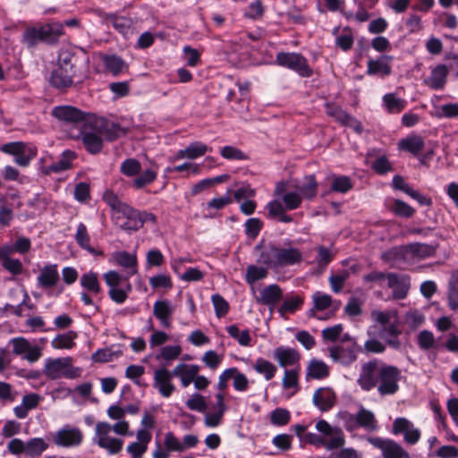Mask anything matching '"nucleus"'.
Returning a JSON list of instances; mask_svg holds the SVG:
<instances>
[{
    "mask_svg": "<svg viewBox=\"0 0 458 458\" xmlns=\"http://www.w3.org/2000/svg\"><path fill=\"white\" fill-rule=\"evenodd\" d=\"M199 371V367L198 365L180 363L173 369V375L174 377H180L182 386L187 387L191 382H194Z\"/></svg>",
    "mask_w": 458,
    "mask_h": 458,
    "instance_id": "nucleus-25",
    "label": "nucleus"
},
{
    "mask_svg": "<svg viewBox=\"0 0 458 458\" xmlns=\"http://www.w3.org/2000/svg\"><path fill=\"white\" fill-rule=\"evenodd\" d=\"M330 358L344 366H349L357 359L356 343L337 344L329 349Z\"/></svg>",
    "mask_w": 458,
    "mask_h": 458,
    "instance_id": "nucleus-13",
    "label": "nucleus"
},
{
    "mask_svg": "<svg viewBox=\"0 0 458 458\" xmlns=\"http://www.w3.org/2000/svg\"><path fill=\"white\" fill-rule=\"evenodd\" d=\"M226 331L228 335L232 338L235 339L240 345H250L251 337L250 335V331L248 329L240 331L239 327L236 325H231L226 327Z\"/></svg>",
    "mask_w": 458,
    "mask_h": 458,
    "instance_id": "nucleus-49",
    "label": "nucleus"
},
{
    "mask_svg": "<svg viewBox=\"0 0 458 458\" xmlns=\"http://www.w3.org/2000/svg\"><path fill=\"white\" fill-rule=\"evenodd\" d=\"M157 176V169H146L142 173H140V174H138V177L134 178V180L132 181V186L137 190H140L151 184L154 181H156Z\"/></svg>",
    "mask_w": 458,
    "mask_h": 458,
    "instance_id": "nucleus-42",
    "label": "nucleus"
},
{
    "mask_svg": "<svg viewBox=\"0 0 458 458\" xmlns=\"http://www.w3.org/2000/svg\"><path fill=\"white\" fill-rule=\"evenodd\" d=\"M42 42L54 44L57 42L59 37L63 35V26L59 23H47L39 26Z\"/></svg>",
    "mask_w": 458,
    "mask_h": 458,
    "instance_id": "nucleus-31",
    "label": "nucleus"
},
{
    "mask_svg": "<svg viewBox=\"0 0 458 458\" xmlns=\"http://www.w3.org/2000/svg\"><path fill=\"white\" fill-rule=\"evenodd\" d=\"M357 423L368 430H375L377 428V420L372 411L364 408L360 409L356 415Z\"/></svg>",
    "mask_w": 458,
    "mask_h": 458,
    "instance_id": "nucleus-44",
    "label": "nucleus"
},
{
    "mask_svg": "<svg viewBox=\"0 0 458 458\" xmlns=\"http://www.w3.org/2000/svg\"><path fill=\"white\" fill-rule=\"evenodd\" d=\"M371 318L374 322L379 324L381 328L387 327L394 320H399L397 311L395 310H388L385 311L374 310L371 311Z\"/></svg>",
    "mask_w": 458,
    "mask_h": 458,
    "instance_id": "nucleus-37",
    "label": "nucleus"
},
{
    "mask_svg": "<svg viewBox=\"0 0 458 458\" xmlns=\"http://www.w3.org/2000/svg\"><path fill=\"white\" fill-rule=\"evenodd\" d=\"M268 268L265 266L250 265L246 268L245 280L248 284H253L259 280L264 279L267 276Z\"/></svg>",
    "mask_w": 458,
    "mask_h": 458,
    "instance_id": "nucleus-41",
    "label": "nucleus"
},
{
    "mask_svg": "<svg viewBox=\"0 0 458 458\" xmlns=\"http://www.w3.org/2000/svg\"><path fill=\"white\" fill-rule=\"evenodd\" d=\"M318 255L315 258V262L320 272L324 271L328 264L333 259V252L327 247L319 245L315 248Z\"/></svg>",
    "mask_w": 458,
    "mask_h": 458,
    "instance_id": "nucleus-47",
    "label": "nucleus"
},
{
    "mask_svg": "<svg viewBox=\"0 0 458 458\" xmlns=\"http://www.w3.org/2000/svg\"><path fill=\"white\" fill-rule=\"evenodd\" d=\"M73 65L67 60H64L60 62L58 67L52 72L50 82L56 89H67L73 83Z\"/></svg>",
    "mask_w": 458,
    "mask_h": 458,
    "instance_id": "nucleus-10",
    "label": "nucleus"
},
{
    "mask_svg": "<svg viewBox=\"0 0 458 458\" xmlns=\"http://www.w3.org/2000/svg\"><path fill=\"white\" fill-rule=\"evenodd\" d=\"M392 211L398 216L409 218L411 217L415 212L414 208L403 200L395 199Z\"/></svg>",
    "mask_w": 458,
    "mask_h": 458,
    "instance_id": "nucleus-59",
    "label": "nucleus"
},
{
    "mask_svg": "<svg viewBox=\"0 0 458 458\" xmlns=\"http://www.w3.org/2000/svg\"><path fill=\"white\" fill-rule=\"evenodd\" d=\"M407 246H394L381 253V259L388 264L405 260L408 259Z\"/></svg>",
    "mask_w": 458,
    "mask_h": 458,
    "instance_id": "nucleus-32",
    "label": "nucleus"
},
{
    "mask_svg": "<svg viewBox=\"0 0 458 458\" xmlns=\"http://www.w3.org/2000/svg\"><path fill=\"white\" fill-rule=\"evenodd\" d=\"M83 437V433L79 428L66 425L55 432L53 441L57 446L68 448L79 446Z\"/></svg>",
    "mask_w": 458,
    "mask_h": 458,
    "instance_id": "nucleus-8",
    "label": "nucleus"
},
{
    "mask_svg": "<svg viewBox=\"0 0 458 458\" xmlns=\"http://www.w3.org/2000/svg\"><path fill=\"white\" fill-rule=\"evenodd\" d=\"M329 375L328 366L322 360L311 359L307 366L306 379H322Z\"/></svg>",
    "mask_w": 458,
    "mask_h": 458,
    "instance_id": "nucleus-29",
    "label": "nucleus"
},
{
    "mask_svg": "<svg viewBox=\"0 0 458 458\" xmlns=\"http://www.w3.org/2000/svg\"><path fill=\"white\" fill-rule=\"evenodd\" d=\"M388 288L392 289V298L394 300H403L408 295L411 282L410 276L403 274L388 273Z\"/></svg>",
    "mask_w": 458,
    "mask_h": 458,
    "instance_id": "nucleus-12",
    "label": "nucleus"
},
{
    "mask_svg": "<svg viewBox=\"0 0 458 458\" xmlns=\"http://www.w3.org/2000/svg\"><path fill=\"white\" fill-rule=\"evenodd\" d=\"M399 320H394L387 327H382L379 331V335L385 340L386 344L394 350H399L402 346L399 339V335L402 334V331L399 328Z\"/></svg>",
    "mask_w": 458,
    "mask_h": 458,
    "instance_id": "nucleus-21",
    "label": "nucleus"
},
{
    "mask_svg": "<svg viewBox=\"0 0 458 458\" xmlns=\"http://www.w3.org/2000/svg\"><path fill=\"white\" fill-rule=\"evenodd\" d=\"M436 116L438 118L458 117V103L445 104L438 107Z\"/></svg>",
    "mask_w": 458,
    "mask_h": 458,
    "instance_id": "nucleus-63",
    "label": "nucleus"
},
{
    "mask_svg": "<svg viewBox=\"0 0 458 458\" xmlns=\"http://www.w3.org/2000/svg\"><path fill=\"white\" fill-rule=\"evenodd\" d=\"M383 102L391 114H398L405 108L406 101L398 98L394 93H388L383 97Z\"/></svg>",
    "mask_w": 458,
    "mask_h": 458,
    "instance_id": "nucleus-39",
    "label": "nucleus"
},
{
    "mask_svg": "<svg viewBox=\"0 0 458 458\" xmlns=\"http://www.w3.org/2000/svg\"><path fill=\"white\" fill-rule=\"evenodd\" d=\"M273 358L277 361L280 367L298 368V365H300L301 353L294 348L278 346L273 352Z\"/></svg>",
    "mask_w": 458,
    "mask_h": 458,
    "instance_id": "nucleus-14",
    "label": "nucleus"
},
{
    "mask_svg": "<svg viewBox=\"0 0 458 458\" xmlns=\"http://www.w3.org/2000/svg\"><path fill=\"white\" fill-rule=\"evenodd\" d=\"M173 377V370L169 371L165 368L158 369L154 372L153 386L158 390L163 397H169L175 389L171 382Z\"/></svg>",
    "mask_w": 458,
    "mask_h": 458,
    "instance_id": "nucleus-15",
    "label": "nucleus"
},
{
    "mask_svg": "<svg viewBox=\"0 0 458 458\" xmlns=\"http://www.w3.org/2000/svg\"><path fill=\"white\" fill-rule=\"evenodd\" d=\"M114 259L117 265L130 269L127 276L124 277L125 280H128L129 276L137 273L136 254H131L124 250L117 251L114 253Z\"/></svg>",
    "mask_w": 458,
    "mask_h": 458,
    "instance_id": "nucleus-28",
    "label": "nucleus"
},
{
    "mask_svg": "<svg viewBox=\"0 0 458 458\" xmlns=\"http://www.w3.org/2000/svg\"><path fill=\"white\" fill-rule=\"evenodd\" d=\"M71 357L47 359L46 360L44 374L50 379H58L62 377L75 378L80 376L81 369L72 368Z\"/></svg>",
    "mask_w": 458,
    "mask_h": 458,
    "instance_id": "nucleus-5",
    "label": "nucleus"
},
{
    "mask_svg": "<svg viewBox=\"0 0 458 458\" xmlns=\"http://www.w3.org/2000/svg\"><path fill=\"white\" fill-rule=\"evenodd\" d=\"M104 20L106 22L110 23L114 30L123 34L125 38L132 34L131 19L109 13L105 16Z\"/></svg>",
    "mask_w": 458,
    "mask_h": 458,
    "instance_id": "nucleus-26",
    "label": "nucleus"
},
{
    "mask_svg": "<svg viewBox=\"0 0 458 458\" xmlns=\"http://www.w3.org/2000/svg\"><path fill=\"white\" fill-rule=\"evenodd\" d=\"M448 304L453 310L458 309V270L451 275L449 280Z\"/></svg>",
    "mask_w": 458,
    "mask_h": 458,
    "instance_id": "nucleus-46",
    "label": "nucleus"
},
{
    "mask_svg": "<svg viewBox=\"0 0 458 458\" xmlns=\"http://www.w3.org/2000/svg\"><path fill=\"white\" fill-rule=\"evenodd\" d=\"M60 276L56 264H47L39 269L37 281L43 289H49L57 284Z\"/></svg>",
    "mask_w": 458,
    "mask_h": 458,
    "instance_id": "nucleus-17",
    "label": "nucleus"
},
{
    "mask_svg": "<svg viewBox=\"0 0 458 458\" xmlns=\"http://www.w3.org/2000/svg\"><path fill=\"white\" fill-rule=\"evenodd\" d=\"M276 62L279 65L287 67L302 77H310L312 74L306 58L301 54L282 52L277 54Z\"/></svg>",
    "mask_w": 458,
    "mask_h": 458,
    "instance_id": "nucleus-7",
    "label": "nucleus"
},
{
    "mask_svg": "<svg viewBox=\"0 0 458 458\" xmlns=\"http://www.w3.org/2000/svg\"><path fill=\"white\" fill-rule=\"evenodd\" d=\"M21 41L28 47H34L38 44V42H42V37L39 27H28L25 29Z\"/></svg>",
    "mask_w": 458,
    "mask_h": 458,
    "instance_id": "nucleus-50",
    "label": "nucleus"
},
{
    "mask_svg": "<svg viewBox=\"0 0 458 458\" xmlns=\"http://www.w3.org/2000/svg\"><path fill=\"white\" fill-rule=\"evenodd\" d=\"M75 338H77V333L71 330L65 334L57 335L51 341V346L54 349H72L75 345Z\"/></svg>",
    "mask_w": 458,
    "mask_h": 458,
    "instance_id": "nucleus-36",
    "label": "nucleus"
},
{
    "mask_svg": "<svg viewBox=\"0 0 458 458\" xmlns=\"http://www.w3.org/2000/svg\"><path fill=\"white\" fill-rule=\"evenodd\" d=\"M48 448V444L41 437H35L26 442V454L38 457Z\"/></svg>",
    "mask_w": 458,
    "mask_h": 458,
    "instance_id": "nucleus-45",
    "label": "nucleus"
},
{
    "mask_svg": "<svg viewBox=\"0 0 458 458\" xmlns=\"http://www.w3.org/2000/svg\"><path fill=\"white\" fill-rule=\"evenodd\" d=\"M211 301L215 308L216 315L218 318L225 317L228 313L229 304L220 294L216 293L212 295Z\"/></svg>",
    "mask_w": 458,
    "mask_h": 458,
    "instance_id": "nucleus-62",
    "label": "nucleus"
},
{
    "mask_svg": "<svg viewBox=\"0 0 458 458\" xmlns=\"http://www.w3.org/2000/svg\"><path fill=\"white\" fill-rule=\"evenodd\" d=\"M392 432L394 435L402 434L403 440L408 445H415L420 438V430L411 421L403 417L396 418L393 422Z\"/></svg>",
    "mask_w": 458,
    "mask_h": 458,
    "instance_id": "nucleus-9",
    "label": "nucleus"
},
{
    "mask_svg": "<svg viewBox=\"0 0 458 458\" xmlns=\"http://www.w3.org/2000/svg\"><path fill=\"white\" fill-rule=\"evenodd\" d=\"M326 113L342 125L349 115L342 107L329 103L326 104Z\"/></svg>",
    "mask_w": 458,
    "mask_h": 458,
    "instance_id": "nucleus-60",
    "label": "nucleus"
},
{
    "mask_svg": "<svg viewBox=\"0 0 458 458\" xmlns=\"http://www.w3.org/2000/svg\"><path fill=\"white\" fill-rule=\"evenodd\" d=\"M174 312V308L167 300H158L153 305V314L160 320L162 327L169 328L171 327V317Z\"/></svg>",
    "mask_w": 458,
    "mask_h": 458,
    "instance_id": "nucleus-23",
    "label": "nucleus"
},
{
    "mask_svg": "<svg viewBox=\"0 0 458 458\" xmlns=\"http://www.w3.org/2000/svg\"><path fill=\"white\" fill-rule=\"evenodd\" d=\"M282 298V289L278 284H273L264 287L256 297V301L263 305L275 306Z\"/></svg>",
    "mask_w": 458,
    "mask_h": 458,
    "instance_id": "nucleus-24",
    "label": "nucleus"
},
{
    "mask_svg": "<svg viewBox=\"0 0 458 458\" xmlns=\"http://www.w3.org/2000/svg\"><path fill=\"white\" fill-rule=\"evenodd\" d=\"M74 152L71 150H65L63 152L60 159L53 163L51 165L45 166L42 168V173L46 175H49L52 173H60L68 170L72 167V161L75 158Z\"/></svg>",
    "mask_w": 458,
    "mask_h": 458,
    "instance_id": "nucleus-27",
    "label": "nucleus"
},
{
    "mask_svg": "<svg viewBox=\"0 0 458 458\" xmlns=\"http://www.w3.org/2000/svg\"><path fill=\"white\" fill-rule=\"evenodd\" d=\"M253 369L257 373L263 375L267 381L271 380L277 371L276 366L264 358L257 359Z\"/></svg>",
    "mask_w": 458,
    "mask_h": 458,
    "instance_id": "nucleus-35",
    "label": "nucleus"
},
{
    "mask_svg": "<svg viewBox=\"0 0 458 458\" xmlns=\"http://www.w3.org/2000/svg\"><path fill=\"white\" fill-rule=\"evenodd\" d=\"M300 371V365H298V368L284 370V375L282 379V386L284 389L294 388L296 391L298 390Z\"/></svg>",
    "mask_w": 458,
    "mask_h": 458,
    "instance_id": "nucleus-48",
    "label": "nucleus"
},
{
    "mask_svg": "<svg viewBox=\"0 0 458 458\" xmlns=\"http://www.w3.org/2000/svg\"><path fill=\"white\" fill-rule=\"evenodd\" d=\"M352 187V183L347 176H335L333 180L331 190L336 192L345 193Z\"/></svg>",
    "mask_w": 458,
    "mask_h": 458,
    "instance_id": "nucleus-64",
    "label": "nucleus"
},
{
    "mask_svg": "<svg viewBox=\"0 0 458 458\" xmlns=\"http://www.w3.org/2000/svg\"><path fill=\"white\" fill-rule=\"evenodd\" d=\"M112 219L120 229L131 233L139 231L145 223H156L157 217L154 214L140 211L126 204L118 212L112 215Z\"/></svg>",
    "mask_w": 458,
    "mask_h": 458,
    "instance_id": "nucleus-3",
    "label": "nucleus"
},
{
    "mask_svg": "<svg viewBox=\"0 0 458 458\" xmlns=\"http://www.w3.org/2000/svg\"><path fill=\"white\" fill-rule=\"evenodd\" d=\"M82 142L87 150L91 154L99 153L103 148V140L100 136L93 132L84 133Z\"/></svg>",
    "mask_w": 458,
    "mask_h": 458,
    "instance_id": "nucleus-40",
    "label": "nucleus"
},
{
    "mask_svg": "<svg viewBox=\"0 0 458 458\" xmlns=\"http://www.w3.org/2000/svg\"><path fill=\"white\" fill-rule=\"evenodd\" d=\"M401 377L397 367L372 360L362 364L357 383L364 391L377 387L380 395H393L399 390Z\"/></svg>",
    "mask_w": 458,
    "mask_h": 458,
    "instance_id": "nucleus-1",
    "label": "nucleus"
},
{
    "mask_svg": "<svg viewBox=\"0 0 458 458\" xmlns=\"http://www.w3.org/2000/svg\"><path fill=\"white\" fill-rule=\"evenodd\" d=\"M208 150V147L206 144L200 141H194L185 148L178 150L174 157L169 158V160L171 162H175L184 158L196 159L204 156Z\"/></svg>",
    "mask_w": 458,
    "mask_h": 458,
    "instance_id": "nucleus-19",
    "label": "nucleus"
},
{
    "mask_svg": "<svg viewBox=\"0 0 458 458\" xmlns=\"http://www.w3.org/2000/svg\"><path fill=\"white\" fill-rule=\"evenodd\" d=\"M81 285L88 292L98 294L101 292L98 276L93 271H89L81 275L80 279Z\"/></svg>",
    "mask_w": 458,
    "mask_h": 458,
    "instance_id": "nucleus-34",
    "label": "nucleus"
},
{
    "mask_svg": "<svg viewBox=\"0 0 458 458\" xmlns=\"http://www.w3.org/2000/svg\"><path fill=\"white\" fill-rule=\"evenodd\" d=\"M52 115L60 121L77 123L84 121V114L76 107L71 106H55L52 110Z\"/></svg>",
    "mask_w": 458,
    "mask_h": 458,
    "instance_id": "nucleus-20",
    "label": "nucleus"
},
{
    "mask_svg": "<svg viewBox=\"0 0 458 458\" xmlns=\"http://www.w3.org/2000/svg\"><path fill=\"white\" fill-rule=\"evenodd\" d=\"M408 255L417 257L419 259H425L434 255L436 246L425 243H413L407 246Z\"/></svg>",
    "mask_w": 458,
    "mask_h": 458,
    "instance_id": "nucleus-38",
    "label": "nucleus"
},
{
    "mask_svg": "<svg viewBox=\"0 0 458 458\" xmlns=\"http://www.w3.org/2000/svg\"><path fill=\"white\" fill-rule=\"evenodd\" d=\"M449 73L445 64H437L431 69L430 75L424 80V83L432 89H443L447 81Z\"/></svg>",
    "mask_w": 458,
    "mask_h": 458,
    "instance_id": "nucleus-18",
    "label": "nucleus"
},
{
    "mask_svg": "<svg viewBox=\"0 0 458 458\" xmlns=\"http://www.w3.org/2000/svg\"><path fill=\"white\" fill-rule=\"evenodd\" d=\"M120 172L127 177H134L141 172V165L135 158H127L122 162Z\"/></svg>",
    "mask_w": 458,
    "mask_h": 458,
    "instance_id": "nucleus-51",
    "label": "nucleus"
},
{
    "mask_svg": "<svg viewBox=\"0 0 458 458\" xmlns=\"http://www.w3.org/2000/svg\"><path fill=\"white\" fill-rule=\"evenodd\" d=\"M75 241L81 248L88 250L92 254L97 253L95 249L92 248L89 244L90 237L88 233L87 227L83 223H80L78 225L77 232L75 233Z\"/></svg>",
    "mask_w": 458,
    "mask_h": 458,
    "instance_id": "nucleus-43",
    "label": "nucleus"
},
{
    "mask_svg": "<svg viewBox=\"0 0 458 458\" xmlns=\"http://www.w3.org/2000/svg\"><path fill=\"white\" fill-rule=\"evenodd\" d=\"M312 400L321 411H327L335 403V394L329 387H321L315 391Z\"/></svg>",
    "mask_w": 458,
    "mask_h": 458,
    "instance_id": "nucleus-22",
    "label": "nucleus"
},
{
    "mask_svg": "<svg viewBox=\"0 0 458 458\" xmlns=\"http://www.w3.org/2000/svg\"><path fill=\"white\" fill-rule=\"evenodd\" d=\"M122 353L121 350L114 351L111 348L98 349L92 354L91 359L95 362H108L114 357L121 356Z\"/></svg>",
    "mask_w": 458,
    "mask_h": 458,
    "instance_id": "nucleus-52",
    "label": "nucleus"
},
{
    "mask_svg": "<svg viewBox=\"0 0 458 458\" xmlns=\"http://www.w3.org/2000/svg\"><path fill=\"white\" fill-rule=\"evenodd\" d=\"M111 424L106 421H98L95 425V434L92 438L94 444L105 449L110 454L121 452L123 440L111 436Z\"/></svg>",
    "mask_w": 458,
    "mask_h": 458,
    "instance_id": "nucleus-4",
    "label": "nucleus"
},
{
    "mask_svg": "<svg viewBox=\"0 0 458 458\" xmlns=\"http://www.w3.org/2000/svg\"><path fill=\"white\" fill-rule=\"evenodd\" d=\"M344 330L342 324H336L330 327H326L322 330V338L326 342H335L340 338Z\"/></svg>",
    "mask_w": 458,
    "mask_h": 458,
    "instance_id": "nucleus-61",
    "label": "nucleus"
},
{
    "mask_svg": "<svg viewBox=\"0 0 458 458\" xmlns=\"http://www.w3.org/2000/svg\"><path fill=\"white\" fill-rule=\"evenodd\" d=\"M314 309L317 310H324L333 303L332 297L329 294L321 292H316L312 295Z\"/></svg>",
    "mask_w": 458,
    "mask_h": 458,
    "instance_id": "nucleus-58",
    "label": "nucleus"
},
{
    "mask_svg": "<svg viewBox=\"0 0 458 458\" xmlns=\"http://www.w3.org/2000/svg\"><path fill=\"white\" fill-rule=\"evenodd\" d=\"M392 55H383L377 59H369L367 63V74L377 75L381 78L386 77L392 73L391 62Z\"/></svg>",
    "mask_w": 458,
    "mask_h": 458,
    "instance_id": "nucleus-16",
    "label": "nucleus"
},
{
    "mask_svg": "<svg viewBox=\"0 0 458 458\" xmlns=\"http://www.w3.org/2000/svg\"><path fill=\"white\" fill-rule=\"evenodd\" d=\"M369 442L374 447L381 450L383 458H403V455H406V451L403 446L392 439L375 437H370Z\"/></svg>",
    "mask_w": 458,
    "mask_h": 458,
    "instance_id": "nucleus-11",
    "label": "nucleus"
},
{
    "mask_svg": "<svg viewBox=\"0 0 458 458\" xmlns=\"http://www.w3.org/2000/svg\"><path fill=\"white\" fill-rule=\"evenodd\" d=\"M221 156L227 160H247L248 156L233 146H225L220 150Z\"/></svg>",
    "mask_w": 458,
    "mask_h": 458,
    "instance_id": "nucleus-55",
    "label": "nucleus"
},
{
    "mask_svg": "<svg viewBox=\"0 0 458 458\" xmlns=\"http://www.w3.org/2000/svg\"><path fill=\"white\" fill-rule=\"evenodd\" d=\"M307 183L299 188L300 194L302 198L313 199L317 195L318 182L313 174L306 177Z\"/></svg>",
    "mask_w": 458,
    "mask_h": 458,
    "instance_id": "nucleus-53",
    "label": "nucleus"
},
{
    "mask_svg": "<svg viewBox=\"0 0 458 458\" xmlns=\"http://www.w3.org/2000/svg\"><path fill=\"white\" fill-rule=\"evenodd\" d=\"M103 63L106 69L114 76H118L127 69L125 62L116 55H104Z\"/></svg>",
    "mask_w": 458,
    "mask_h": 458,
    "instance_id": "nucleus-33",
    "label": "nucleus"
},
{
    "mask_svg": "<svg viewBox=\"0 0 458 458\" xmlns=\"http://www.w3.org/2000/svg\"><path fill=\"white\" fill-rule=\"evenodd\" d=\"M182 353L180 345H166L163 347L157 359H162L165 361H172L176 360Z\"/></svg>",
    "mask_w": 458,
    "mask_h": 458,
    "instance_id": "nucleus-56",
    "label": "nucleus"
},
{
    "mask_svg": "<svg viewBox=\"0 0 458 458\" xmlns=\"http://www.w3.org/2000/svg\"><path fill=\"white\" fill-rule=\"evenodd\" d=\"M0 150L4 153L14 156V161L20 166H28L37 155V148L22 141H13L1 146Z\"/></svg>",
    "mask_w": 458,
    "mask_h": 458,
    "instance_id": "nucleus-6",
    "label": "nucleus"
},
{
    "mask_svg": "<svg viewBox=\"0 0 458 458\" xmlns=\"http://www.w3.org/2000/svg\"><path fill=\"white\" fill-rule=\"evenodd\" d=\"M282 200L286 209L293 210L301 206L302 202V197L299 192L291 191L284 194Z\"/></svg>",
    "mask_w": 458,
    "mask_h": 458,
    "instance_id": "nucleus-57",
    "label": "nucleus"
},
{
    "mask_svg": "<svg viewBox=\"0 0 458 458\" xmlns=\"http://www.w3.org/2000/svg\"><path fill=\"white\" fill-rule=\"evenodd\" d=\"M291 419L290 411L284 408H276L270 414V421L276 426H284Z\"/></svg>",
    "mask_w": 458,
    "mask_h": 458,
    "instance_id": "nucleus-54",
    "label": "nucleus"
},
{
    "mask_svg": "<svg viewBox=\"0 0 458 458\" xmlns=\"http://www.w3.org/2000/svg\"><path fill=\"white\" fill-rule=\"evenodd\" d=\"M257 263L268 269L278 270L283 267L299 265L302 252L295 247H282L273 242L260 241L253 249Z\"/></svg>",
    "mask_w": 458,
    "mask_h": 458,
    "instance_id": "nucleus-2",
    "label": "nucleus"
},
{
    "mask_svg": "<svg viewBox=\"0 0 458 458\" xmlns=\"http://www.w3.org/2000/svg\"><path fill=\"white\" fill-rule=\"evenodd\" d=\"M398 146L400 149L408 151L416 156L423 149L425 142L421 136L411 135L401 140Z\"/></svg>",
    "mask_w": 458,
    "mask_h": 458,
    "instance_id": "nucleus-30",
    "label": "nucleus"
}]
</instances>
